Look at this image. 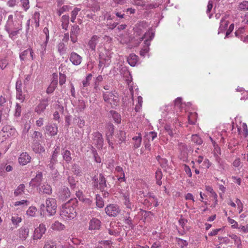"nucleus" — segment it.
Segmentation results:
<instances>
[{"label": "nucleus", "mask_w": 248, "mask_h": 248, "mask_svg": "<svg viewBox=\"0 0 248 248\" xmlns=\"http://www.w3.org/2000/svg\"><path fill=\"white\" fill-rule=\"evenodd\" d=\"M78 201L76 198L71 199L67 202L63 204L60 209V215L64 220H71L77 216L76 208Z\"/></svg>", "instance_id": "f257e3e1"}, {"label": "nucleus", "mask_w": 248, "mask_h": 248, "mask_svg": "<svg viewBox=\"0 0 248 248\" xmlns=\"http://www.w3.org/2000/svg\"><path fill=\"white\" fill-rule=\"evenodd\" d=\"M107 181L104 175L100 173L97 176L95 175L92 177V186L94 190H99L100 191L105 190V188H109L110 186L107 183Z\"/></svg>", "instance_id": "f03ea898"}, {"label": "nucleus", "mask_w": 248, "mask_h": 248, "mask_svg": "<svg viewBox=\"0 0 248 248\" xmlns=\"http://www.w3.org/2000/svg\"><path fill=\"white\" fill-rule=\"evenodd\" d=\"M155 33L152 31H149L146 32L143 36L141 38V40L145 39L144 41L145 45L140 51V55L142 57H145L149 50V46L150 45L151 41L154 38Z\"/></svg>", "instance_id": "7ed1b4c3"}, {"label": "nucleus", "mask_w": 248, "mask_h": 248, "mask_svg": "<svg viewBox=\"0 0 248 248\" xmlns=\"http://www.w3.org/2000/svg\"><path fill=\"white\" fill-rule=\"evenodd\" d=\"M104 101L108 103H110L116 106L119 101L118 94L115 91L111 92H103Z\"/></svg>", "instance_id": "20e7f679"}, {"label": "nucleus", "mask_w": 248, "mask_h": 248, "mask_svg": "<svg viewBox=\"0 0 248 248\" xmlns=\"http://www.w3.org/2000/svg\"><path fill=\"white\" fill-rule=\"evenodd\" d=\"M46 231V228L45 225L43 224H40L39 227L35 229L34 234L32 236V238L29 244L28 248L31 247L32 244H34L36 240L40 239L43 236V235L45 233Z\"/></svg>", "instance_id": "39448f33"}, {"label": "nucleus", "mask_w": 248, "mask_h": 248, "mask_svg": "<svg viewBox=\"0 0 248 248\" xmlns=\"http://www.w3.org/2000/svg\"><path fill=\"white\" fill-rule=\"evenodd\" d=\"M46 210L50 216H54L56 213L57 207L56 200L54 198H47L46 201Z\"/></svg>", "instance_id": "423d86ee"}, {"label": "nucleus", "mask_w": 248, "mask_h": 248, "mask_svg": "<svg viewBox=\"0 0 248 248\" xmlns=\"http://www.w3.org/2000/svg\"><path fill=\"white\" fill-rule=\"evenodd\" d=\"M105 211L109 217H116L120 212L119 206L115 204H109L105 208Z\"/></svg>", "instance_id": "0eeeda50"}, {"label": "nucleus", "mask_w": 248, "mask_h": 248, "mask_svg": "<svg viewBox=\"0 0 248 248\" xmlns=\"http://www.w3.org/2000/svg\"><path fill=\"white\" fill-rule=\"evenodd\" d=\"M93 143L99 149H101L104 144V139L102 135L98 131L93 133Z\"/></svg>", "instance_id": "6e6552de"}, {"label": "nucleus", "mask_w": 248, "mask_h": 248, "mask_svg": "<svg viewBox=\"0 0 248 248\" xmlns=\"http://www.w3.org/2000/svg\"><path fill=\"white\" fill-rule=\"evenodd\" d=\"M46 133L50 136H54L58 133V126L55 124H48L45 126Z\"/></svg>", "instance_id": "1a4fd4ad"}, {"label": "nucleus", "mask_w": 248, "mask_h": 248, "mask_svg": "<svg viewBox=\"0 0 248 248\" xmlns=\"http://www.w3.org/2000/svg\"><path fill=\"white\" fill-rule=\"evenodd\" d=\"M48 98H44L42 99L40 103L36 107L35 111L38 114H40L43 112L46 109V107L48 106Z\"/></svg>", "instance_id": "9d476101"}, {"label": "nucleus", "mask_w": 248, "mask_h": 248, "mask_svg": "<svg viewBox=\"0 0 248 248\" xmlns=\"http://www.w3.org/2000/svg\"><path fill=\"white\" fill-rule=\"evenodd\" d=\"M70 196V192L69 188L67 187H63L58 194V199L62 202H64L67 200Z\"/></svg>", "instance_id": "9b49d317"}, {"label": "nucleus", "mask_w": 248, "mask_h": 248, "mask_svg": "<svg viewBox=\"0 0 248 248\" xmlns=\"http://www.w3.org/2000/svg\"><path fill=\"white\" fill-rule=\"evenodd\" d=\"M69 60L74 65H79L82 61V57L75 52L70 53Z\"/></svg>", "instance_id": "f8f14e48"}, {"label": "nucleus", "mask_w": 248, "mask_h": 248, "mask_svg": "<svg viewBox=\"0 0 248 248\" xmlns=\"http://www.w3.org/2000/svg\"><path fill=\"white\" fill-rule=\"evenodd\" d=\"M58 85V75L54 74L53 75V79L46 89V92L47 93L49 94L52 93Z\"/></svg>", "instance_id": "ddd939ff"}, {"label": "nucleus", "mask_w": 248, "mask_h": 248, "mask_svg": "<svg viewBox=\"0 0 248 248\" xmlns=\"http://www.w3.org/2000/svg\"><path fill=\"white\" fill-rule=\"evenodd\" d=\"M29 234V229L26 226H22L18 230V236L22 240H25Z\"/></svg>", "instance_id": "4468645a"}, {"label": "nucleus", "mask_w": 248, "mask_h": 248, "mask_svg": "<svg viewBox=\"0 0 248 248\" xmlns=\"http://www.w3.org/2000/svg\"><path fill=\"white\" fill-rule=\"evenodd\" d=\"M101 222L96 218H93L89 222V229L90 230H99L101 227Z\"/></svg>", "instance_id": "2eb2a0df"}, {"label": "nucleus", "mask_w": 248, "mask_h": 248, "mask_svg": "<svg viewBox=\"0 0 248 248\" xmlns=\"http://www.w3.org/2000/svg\"><path fill=\"white\" fill-rule=\"evenodd\" d=\"M31 148L32 150L37 154H41L45 151L44 147L36 140H33Z\"/></svg>", "instance_id": "dca6fc26"}, {"label": "nucleus", "mask_w": 248, "mask_h": 248, "mask_svg": "<svg viewBox=\"0 0 248 248\" xmlns=\"http://www.w3.org/2000/svg\"><path fill=\"white\" fill-rule=\"evenodd\" d=\"M31 157L27 153H22L18 158V162L22 165H25L31 161Z\"/></svg>", "instance_id": "f3484780"}, {"label": "nucleus", "mask_w": 248, "mask_h": 248, "mask_svg": "<svg viewBox=\"0 0 248 248\" xmlns=\"http://www.w3.org/2000/svg\"><path fill=\"white\" fill-rule=\"evenodd\" d=\"M22 29L21 23L18 24V28L11 30L10 31H6L9 34V37L12 40L16 39V36L19 33V31Z\"/></svg>", "instance_id": "a211bd4d"}, {"label": "nucleus", "mask_w": 248, "mask_h": 248, "mask_svg": "<svg viewBox=\"0 0 248 248\" xmlns=\"http://www.w3.org/2000/svg\"><path fill=\"white\" fill-rule=\"evenodd\" d=\"M99 37L97 35H93L88 43L89 48L94 52L95 51L96 46L98 42Z\"/></svg>", "instance_id": "6ab92c4d"}, {"label": "nucleus", "mask_w": 248, "mask_h": 248, "mask_svg": "<svg viewBox=\"0 0 248 248\" xmlns=\"http://www.w3.org/2000/svg\"><path fill=\"white\" fill-rule=\"evenodd\" d=\"M137 135L134 136L132 138L133 140V149H136L139 148L141 144L142 136L140 133H137Z\"/></svg>", "instance_id": "aec40b11"}, {"label": "nucleus", "mask_w": 248, "mask_h": 248, "mask_svg": "<svg viewBox=\"0 0 248 248\" xmlns=\"http://www.w3.org/2000/svg\"><path fill=\"white\" fill-rule=\"evenodd\" d=\"M43 174L42 172H38L36 176L31 179L30 185L32 186H38L40 185L42 181Z\"/></svg>", "instance_id": "412c9836"}, {"label": "nucleus", "mask_w": 248, "mask_h": 248, "mask_svg": "<svg viewBox=\"0 0 248 248\" xmlns=\"http://www.w3.org/2000/svg\"><path fill=\"white\" fill-rule=\"evenodd\" d=\"M122 195L124 205L126 206V208L131 209L133 207L134 205L130 202L129 194L128 193H122Z\"/></svg>", "instance_id": "4be33fe9"}, {"label": "nucleus", "mask_w": 248, "mask_h": 248, "mask_svg": "<svg viewBox=\"0 0 248 248\" xmlns=\"http://www.w3.org/2000/svg\"><path fill=\"white\" fill-rule=\"evenodd\" d=\"M61 154L62 156L63 160L67 164L71 162L72 160L71 153L69 150L65 148H63Z\"/></svg>", "instance_id": "5701e85b"}, {"label": "nucleus", "mask_w": 248, "mask_h": 248, "mask_svg": "<svg viewBox=\"0 0 248 248\" xmlns=\"http://www.w3.org/2000/svg\"><path fill=\"white\" fill-rule=\"evenodd\" d=\"M19 23H21L19 22ZM18 24L16 21L6 22L4 26V30L5 31H10L11 30L15 29L18 28Z\"/></svg>", "instance_id": "b1692460"}, {"label": "nucleus", "mask_w": 248, "mask_h": 248, "mask_svg": "<svg viewBox=\"0 0 248 248\" xmlns=\"http://www.w3.org/2000/svg\"><path fill=\"white\" fill-rule=\"evenodd\" d=\"M227 18V16H225L223 17H222L221 19L220 23V26L219 28V31L218 33L220 32H223L227 28L229 22L228 21H227L226 19Z\"/></svg>", "instance_id": "393cba45"}, {"label": "nucleus", "mask_w": 248, "mask_h": 248, "mask_svg": "<svg viewBox=\"0 0 248 248\" xmlns=\"http://www.w3.org/2000/svg\"><path fill=\"white\" fill-rule=\"evenodd\" d=\"M116 137L119 139L117 144H121L125 140L126 133L124 131L119 130L117 132Z\"/></svg>", "instance_id": "a878e982"}, {"label": "nucleus", "mask_w": 248, "mask_h": 248, "mask_svg": "<svg viewBox=\"0 0 248 248\" xmlns=\"http://www.w3.org/2000/svg\"><path fill=\"white\" fill-rule=\"evenodd\" d=\"M127 62L131 66H135L138 62V56L134 54H131L127 58Z\"/></svg>", "instance_id": "bb28decb"}, {"label": "nucleus", "mask_w": 248, "mask_h": 248, "mask_svg": "<svg viewBox=\"0 0 248 248\" xmlns=\"http://www.w3.org/2000/svg\"><path fill=\"white\" fill-rule=\"evenodd\" d=\"M5 98L2 96L0 97V111L4 110L5 114L8 113L10 111L7 106H5Z\"/></svg>", "instance_id": "cd10ccee"}, {"label": "nucleus", "mask_w": 248, "mask_h": 248, "mask_svg": "<svg viewBox=\"0 0 248 248\" xmlns=\"http://www.w3.org/2000/svg\"><path fill=\"white\" fill-rule=\"evenodd\" d=\"M95 203L96 207L99 208H102L104 206V201L101 196L99 194L95 195Z\"/></svg>", "instance_id": "c85d7f7f"}, {"label": "nucleus", "mask_w": 248, "mask_h": 248, "mask_svg": "<svg viewBox=\"0 0 248 248\" xmlns=\"http://www.w3.org/2000/svg\"><path fill=\"white\" fill-rule=\"evenodd\" d=\"M109 113L112 117L114 122L117 124H120L121 122V115L114 110H110Z\"/></svg>", "instance_id": "c756f323"}, {"label": "nucleus", "mask_w": 248, "mask_h": 248, "mask_svg": "<svg viewBox=\"0 0 248 248\" xmlns=\"http://www.w3.org/2000/svg\"><path fill=\"white\" fill-rule=\"evenodd\" d=\"M40 190L45 194L50 195L52 193V188L51 186L48 185H43L41 186Z\"/></svg>", "instance_id": "7c9ffc66"}, {"label": "nucleus", "mask_w": 248, "mask_h": 248, "mask_svg": "<svg viewBox=\"0 0 248 248\" xmlns=\"http://www.w3.org/2000/svg\"><path fill=\"white\" fill-rule=\"evenodd\" d=\"M68 183L72 189H75L76 187L77 181L73 176H69L67 178Z\"/></svg>", "instance_id": "2f4dec72"}, {"label": "nucleus", "mask_w": 248, "mask_h": 248, "mask_svg": "<svg viewBox=\"0 0 248 248\" xmlns=\"http://www.w3.org/2000/svg\"><path fill=\"white\" fill-rule=\"evenodd\" d=\"M25 186L24 184H20L15 190L14 195L15 196L21 195L23 193Z\"/></svg>", "instance_id": "473e14b6"}, {"label": "nucleus", "mask_w": 248, "mask_h": 248, "mask_svg": "<svg viewBox=\"0 0 248 248\" xmlns=\"http://www.w3.org/2000/svg\"><path fill=\"white\" fill-rule=\"evenodd\" d=\"M43 32L46 34V41L45 42V46H44V50L42 52V54L41 55V56L44 55V52L45 51V50H46V45L48 42L49 38V31H48V29L46 27L44 29Z\"/></svg>", "instance_id": "72a5a7b5"}, {"label": "nucleus", "mask_w": 248, "mask_h": 248, "mask_svg": "<svg viewBox=\"0 0 248 248\" xmlns=\"http://www.w3.org/2000/svg\"><path fill=\"white\" fill-rule=\"evenodd\" d=\"M32 19L34 20L35 27H38L39 26L40 13L38 12H35L33 15Z\"/></svg>", "instance_id": "f704fd0d"}, {"label": "nucleus", "mask_w": 248, "mask_h": 248, "mask_svg": "<svg viewBox=\"0 0 248 248\" xmlns=\"http://www.w3.org/2000/svg\"><path fill=\"white\" fill-rule=\"evenodd\" d=\"M74 122L77 124L79 128H82L85 125V121L81 117H75L74 119Z\"/></svg>", "instance_id": "c9c22d12"}, {"label": "nucleus", "mask_w": 248, "mask_h": 248, "mask_svg": "<svg viewBox=\"0 0 248 248\" xmlns=\"http://www.w3.org/2000/svg\"><path fill=\"white\" fill-rule=\"evenodd\" d=\"M20 3L25 11H27L30 7L29 0H20Z\"/></svg>", "instance_id": "e433bc0d"}, {"label": "nucleus", "mask_w": 248, "mask_h": 248, "mask_svg": "<svg viewBox=\"0 0 248 248\" xmlns=\"http://www.w3.org/2000/svg\"><path fill=\"white\" fill-rule=\"evenodd\" d=\"M230 237L234 240V243L237 246L238 248H241V241L239 237L233 234L230 235Z\"/></svg>", "instance_id": "4c0bfd02"}, {"label": "nucleus", "mask_w": 248, "mask_h": 248, "mask_svg": "<svg viewBox=\"0 0 248 248\" xmlns=\"http://www.w3.org/2000/svg\"><path fill=\"white\" fill-rule=\"evenodd\" d=\"M71 9V7L69 5H63L62 7L59 9L57 11L58 16H61L62 13L65 12L69 11Z\"/></svg>", "instance_id": "58836bf2"}, {"label": "nucleus", "mask_w": 248, "mask_h": 248, "mask_svg": "<svg viewBox=\"0 0 248 248\" xmlns=\"http://www.w3.org/2000/svg\"><path fill=\"white\" fill-rule=\"evenodd\" d=\"M238 8L241 11H248V1L243 0L240 2L239 4Z\"/></svg>", "instance_id": "ea45409f"}, {"label": "nucleus", "mask_w": 248, "mask_h": 248, "mask_svg": "<svg viewBox=\"0 0 248 248\" xmlns=\"http://www.w3.org/2000/svg\"><path fill=\"white\" fill-rule=\"evenodd\" d=\"M60 148L59 146L54 147V151H53L51 158L56 160H58L57 158L60 154Z\"/></svg>", "instance_id": "a19ab883"}, {"label": "nucleus", "mask_w": 248, "mask_h": 248, "mask_svg": "<svg viewBox=\"0 0 248 248\" xmlns=\"http://www.w3.org/2000/svg\"><path fill=\"white\" fill-rule=\"evenodd\" d=\"M29 53H30V48H28L22 52L19 55L20 59L21 61H25L26 60Z\"/></svg>", "instance_id": "79ce46f5"}, {"label": "nucleus", "mask_w": 248, "mask_h": 248, "mask_svg": "<svg viewBox=\"0 0 248 248\" xmlns=\"http://www.w3.org/2000/svg\"><path fill=\"white\" fill-rule=\"evenodd\" d=\"M36 211H37V209L35 207L31 206L27 210L26 213H27V215L29 216L34 217L35 215Z\"/></svg>", "instance_id": "37998d69"}, {"label": "nucleus", "mask_w": 248, "mask_h": 248, "mask_svg": "<svg viewBox=\"0 0 248 248\" xmlns=\"http://www.w3.org/2000/svg\"><path fill=\"white\" fill-rule=\"evenodd\" d=\"M79 27L78 25H74L72 27L70 35L77 36L79 32Z\"/></svg>", "instance_id": "c03bdc74"}, {"label": "nucleus", "mask_w": 248, "mask_h": 248, "mask_svg": "<svg viewBox=\"0 0 248 248\" xmlns=\"http://www.w3.org/2000/svg\"><path fill=\"white\" fill-rule=\"evenodd\" d=\"M192 140L193 142L198 145H201L202 143V139L197 135H192Z\"/></svg>", "instance_id": "a18cd8bd"}, {"label": "nucleus", "mask_w": 248, "mask_h": 248, "mask_svg": "<svg viewBox=\"0 0 248 248\" xmlns=\"http://www.w3.org/2000/svg\"><path fill=\"white\" fill-rule=\"evenodd\" d=\"M58 160L50 158L49 161L48 162L47 167L51 170H53L55 168V165L57 163Z\"/></svg>", "instance_id": "49530a36"}, {"label": "nucleus", "mask_w": 248, "mask_h": 248, "mask_svg": "<svg viewBox=\"0 0 248 248\" xmlns=\"http://www.w3.org/2000/svg\"><path fill=\"white\" fill-rule=\"evenodd\" d=\"M92 78V75L91 74H89L86 78L85 79L82 81V84L83 87H86L88 86L90 84V81L91 80Z\"/></svg>", "instance_id": "de8ad7c7"}, {"label": "nucleus", "mask_w": 248, "mask_h": 248, "mask_svg": "<svg viewBox=\"0 0 248 248\" xmlns=\"http://www.w3.org/2000/svg\"><path fill=\"white\" fill-rule=\"evenodd\" d=\"M11 220L14 224L17 225L19 223L21 222L22 219L21 217H18L17 215H14L12 216Z\"/></svg>", "instance_id": "09e8293b"}, {"label": "nucleus", "mask_w": 248, "mask_h": 248, "mask_svg": "<svg viewBox=\"0 0 248 248\" xmlns=\"http://www.w3.org/2000/svg\"><path fill=\"white\" fill-rule=\"evenodd\" d=\"M21 106L19 103L16 104L14 114L15 116L18 117L21 115Z\"/></svg>", "instance_id": "8fccbe9b"}, {"label": "nucleus", "mask_w": 248, "mask_h": 248, "mask_svg": "<svg viewBox=\"0 0 248 248\" xmlns=\"http://www.w3.org/2000/svg\"><path fill=\"white\" fill-rule=\"evenodd\" d=\"M92 151L95 162H96L97 163H100L101 161V158L98 156L95 149L94 147H92Z\"/></svg>", "instance_id": "3c124183"}, {"label": "nucleus", "mask_w": 248, "mask_h": 248, "mask_svg": "<svg viewBox=\"0 0 248 248\" xmlns=\"http://www.w3.org/2000/svg\"><path fill=\"white\" fill-rule=\"evenodd\" d=\"M86 108L85 103L83 100H79L78 104V111L81 112L83 111Z\"/></svg>", "instance_id": "603ef678"}, {"label": "nucleus", "mask_w": 248, "mask_h": 248, "mask_svg": "<svg viewBox=\"0 0 248 248\" xmlns=\"http://www.w3.org/2000/svg\"><path fill=\"white\" fill-rule=\"evenodd\" d=\"M124 223L125 224L128 225L129 226V227H130L131 229H133L134 227V225L132 223V220L129 216L126 217L124 218Z\"/></svg>", "instance_id": "864d4df0"}, {"label": "nucleus", "mask_w": 248, "mask_h": 248, "mask_svg": "<svg viewBox=\"0 0 248 248\" xmlns=\"http://www.w3.org/2000/svg\"><path fill=\"white\" fill-rule=\"evenodd\" d=\"M52 227L53 229L63 230L65 228V226L62 223L58 221H56L53 224Z\"/></svg>", "instance_id": "5fc2aeb1"}, {"label": "nucleus", "mask_w": 248, "mask_h": 248, "mask_svg": "<svg viewBox=\"0 0 248 248\" xmlns=\"http://www.w3.org/2000/svg\"><path fill=\"white\" fill-rule=\"evenodd\" d=\"M115 170L117 172L122 173L123 175V177H120L119 178H118V180L120 181H124L125 180L124 173V172L123 168L120 166H117L116 167Z\"/></svg>", "instance_id": "6e6d98bb"}, {"label": "nucleus", "mask_w": 248, "mask_h": 248, "mask_svg": "<svg viewBox=\"0 0 248 248\" xmlns=\"http://www.w3.org/2000/svg\"><path fill=\"white\" fill-rule=\"evenodd\" d=\"M44 248H56V245L53 241H48L45 244Z\"/></svg>", "instance_id": "4d7b16f0"}, {"label": "nucleus", "mask_w": 248, "mask_h": 248, "mask_svg": "<svg viewBox=\"0 0 248 248\" xmlns=\"http://www.w3.org/2000/svg\"><path fill=\"white\" fill-rule=\"evenodd\" d=\"M42 134L41 132L37 131H34L33 133V135L32 136V138L33 139V140H38L39 139H41L42 138Z\"/></svg>", "instance_id": "13d9d810"}, {"label": "nucleus", "mask_w": 248, "mask_h": 248, "mask_svg": "<svg viewBox=\"0 0 248 248\" xmlns=\"http://www.w3.org/2000/svg\"><path fill=\"white\" fill-rule=\"evenodd\" d=\"M8 64V62L6 59L0 58V68L3 70Z\"/></svg>", "instance_id": "bf43d9fd"}, {"label": "nucleus", "mask_w": 248, "mask_h": 248, "mask_svg": "<svg viewBox=\"0 0 248 248\" xmlns=\"http://www.w3.org/2000/svg\"><path fill=\"white\" fill-rule=\"evenodd\" d=\"M58 51L61 54H63L65 52V45L63 43H60L58 45Z\"/></svg>", "instance_id": "052dcab7"}, {"label": "nucleus", "mask_w": 248, "mask_h": 248, "mask_svg": "<svg viewBox=\"0 0 248 248\" xmlns=\"http://www.w3.org/2000/svg\"><path fill=\"white\" fill-rule=\"evenodd\" d=\"M16 93L22 92V81L19 79H17L16 82Z\"/></svg>", "instance_id": "680f3d73"}, {"label": "nucleus", "mask_w": 248, "mask_h": 248, "mask_svg": "<svg viewBox=\"0 0 248 248\" xmlns=\"http://www.w3.org/2000/svg\"><path fill=\"white\" fill-rule=\"evenodd\" d=\"M60 79H59V84L60 85H62L66 82V75L64 74L60 73Z\"/></svg>", "instance_id": "e2e57ef3"}, {"label": "nucleus", "mask_w": 248, "mask_h": 248, "mask_svg": "<svg viewBox=\"0 0 248 248\" xmlns=\"http://www.w3.org/2000/svg\"><path fill=\"white\" fill-rule=\"evenodd\" d=\"M108 129L109 133L108 135H109L110 138H112L114 132V127L113 124L111 123L108 124Z\"/></svg>", "instance_id": "0e129e2a"}, {"label": "nucleus", "mask_w": 248, "mask_h": 248, "mask_svg": "<svg viewBox=\"0 0 248 248\" xmlns=\"http://www.w3.org/2000/svg\"><path fill=\"white\" fill-rule=\"evenodd\" d=\"M73 171L77 175H80L81 170L79 166L77 165H74L73 167Z\"/></svg>", "instance_id": "69168bd1"}, {"label": "nucleus", "mask_w": 248, "mask_h": 248, "mask_svg": "<svg viewBox=\"0 0 248 248\" xmlns=\"http://www.w3.org/2000/svg\"><path fill=\"white\" fill-rule=\"evenodd\" d=\"M16 98L23 102L25 99V95L23 94L22 92L16 93Z\"/></svg>", "instance_id": "338daca9"}, {"label": "nucleus", "mask_w": 248, "mask_h": 248, "mask_svg": "<svg viewBox=\"0 0 248 248\" xmlns=\"http://www.w3.org/2000/svg\"><path fill=\"white\" fill-rule=\"evenodd\" d=\"M29 203V202L27 200H21L20 201H17L15 202L14 205L15 206H18V205H24L27 206Z\"/></svg>", "instance_id": "774afa93"}]
</instances>
